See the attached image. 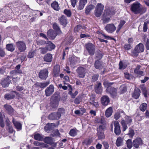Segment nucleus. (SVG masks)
<instances>
[{
    "label": "nucleus",
    "mask_w": 149,
    "mask_h": 149,
    "mask_svg": "<svg viewBox=\"0 0 149 149\" xmlns=\"http://www.w3.org/2000/svg\"><path fill=\"white\" fill-rule=\"evenodd\" d=\"M130 9L131 11L135 14L141 15L145 13L147 10L146 7L143 6L138 1L131 4Z\"/></svg>",
    "instance_id": "nucleus-1"
},
{
    "label": "nucleus",
    "mask_w": 149,
    "mask_h": 149,
    "mask_svg": "<svg viewBox=\"0 0 149 149\" xmlns=\"http://www.w3.org/2000/svg\"><path fill=\"white\" fill-rule=\"evenodd\" d=\"M116 12L114 9L109 8L105 9L102 16V20L104 23L109 22L110 20V17L108 16L115 14Z\"/></svg>",
    "instance_id": "nucleus-2"
},
{
    "label": "nucleus",
    "mask_w": 149,
    "mask_h": 149,
    "mask_svg": "<svg viewBox=\"0 0 149 149\" xmlns=\"http://www.w3.org/2000/svg\"><path fill=\"white\" fill-rule=\"evenodd\" d=\"M125 120L122 119L120 123L123 127V131H125L128 128L127 125L130 126L132 122V120L131 116L126 115L125 117Z\"/></svg>",
    "instance_id": "nucleus-3"
},
{
    "label": "nucleus",
    "mask_w": 149,
    "mask_h": 149,
    "mask_svg": "<svg viewBox=\"0 0 149 149\" xmlns=\"http://www.w3.org/2000/svg\"><path fill=\"white\" fill-rule=\"evenodd\" d=\"M85 48L91 56L94 55L95 51V45L91 43H86Z\"/></svg>",
    "instance_id": "nucleus-4"
},
{
    "label": "nucleus",
    "mask_w": 149,
    "mask_h": 149,
    "mask_svg": "<svg viewBox=\"0 0 149 149\" xmlns=\"http://www.w3.org/2000/svg\"><path fill=\"white\" fill-rule=\"evenodd\" d=\"M104 6L101 3H98L96 6L95 11V15L97 17L101 15L104 9Z\"/></svg>",
    "instance_id": "nucleus-5"
},
{
    "label": "nucleus",
    "mask_w": 149,
    "mask_h": 149,
    "mask_svg": "<svg viewBox=\"0 0 149 149\" xmlns=\"http://www.w3.org/2000/svg\"><path fill=\"white\" fill-rule=\"evenodd\" d=\"M55 93L52 97V100L51 101L50 104V106L54 109H56L58 106L59 101V99L57 96H55Z\"/></svg>",
    "instance_id": "nucleus-6"
},
{
    "label": "nucleus",
    "mask_w": 149,
    "mask_h": 149,
    "mask_svg": "<svg viewBox=\"0 0 149 149\" xmlns=\"http://www.w3.org/2000/svg\"><path fill=\"white\" fill-rule=\"evenodd\" d=\"M76 71L79 78H83L85 77L86 72V70L85 68L79 66L77 68Z\"/></svg>",
    "instance_id": "nucleus-7"
},
{
    "label": "nucleus",
    "mask_w": 149,
    "mask_h": 149,
    "mask_svg": "<svg viewBox=\"0 0 149 149\" xmlns=\"http://www.w3.org/2000/svg\"><path fill=\"white\" fill-rule=\"evenodd\" d=\"M48 73L47 69H43L40 70L38 74V77L41 80H45L48 77Z\"/></svg>",
    "instance_id": "nucleus-8"
},
{
    "label": "nucleus",
    "mask_w": 149,
    "mask_h": 149,
    "mask_svg": "<svg viewBox=\"0 0 149 149\" xmlns=\"http://www.w3.org/2000/svg\"><path fill=\"white\" fill-rule=\"evenodd\" d=\"M133 147L137 149L143 144V141L141 137H138L133 141Z\"/></svg>",
    "instance_id": "nucleus-9"
},
{
    "label": "nucleus",
    "mask_w": 149,
    "mask_h": 149,
    "mask_svg": "<svg viewBox=\"0 0 149 149\" xmlns=\"http://www.w3.org/2000/svg\"><path fill=\"white\" fill-rule=\"evenodd\" d=\"M16 45L18 50L20 52H24L26 48V43L23 41L17 42Z\"/></svg>",
    "instance_id": "nucleus-10"
},
{
    "label": "nucleus",
    "mask_w": 149,
    "mask_h": 149,
    "mask_svg": "<svg viewBox=\"0 0 149 149\" xmlns=\"http://www.w3.org/2000/svg\"><path fill=\"white\" fill-rule=\"evenodd\" d=\"M106 92L109 93L111 96L113 97H115L117 95V89L114 87H111L106 90Z\"/></svg>",
    "instance_id": "nucleus-11"
},
{
    "label": "nucleus",
    "mask_w": 149,
    "mask_h": 149,
    "mask_svg": "<svg viewBox=\"0 0 149 149\" xmlns=\"http://www.w3.org/2000/svg\"><path fill=\"white\" fill-rule=\"evenodd\" d=\"M104 29L108 33H112L116 30V28L113 24H107Z\"/></svg>",
    "instance_id": "nucleus-12"
},
{
    "label": "nucleus",
    "mask_w": 149,
    "mask_h": 149,
    "mask_svg": "<svg viewBox=\"0 0 149 149\" xmlns=\"http://www.w3.org/2000/svg\"><path fill=\"white\" fill-rule=\"evenodd\" d=\"M58 19L61 25L63 26L64 27H66L68 22L67 18L65 16L62 15L61 17H59Z\"/></svg>",
    "instance_id": "nucleus-13"
},
{
    "label": "nucleus",
    "mask_w": 149,
    "mask_h": 149,
    "mask_svg": "<svg viewBox=\"0 0 149 149\" xmlns=\"http://www.w3.org/2000/svg\"><path fill=\"white\" fill-rule=\"evenodd\" d=\"M54 91V87L52 84H51L45 89V94L47 96H49L52 95Z\"/></svg>",
    "instance_id": "nucleus-14"
},
{
    "label": "nucleus",
    "mask_w": 149,
    "mask_h": 149,
    "mask_svg": "<svg viewBox=\"0 0 149 149\" xmlns=\"http://www.w3.org/2000/svg\"><path fill=\"white\" fill-rule=\"evenodd\" d=\"M3 107L5 109V111L8 114L12 115L14 113V109L11 106L8 104H6L3 105Z\"/></svg>",
    "instance_id": "nucleus-15"
},
{
    "label": "nucleus",
    "mask_w": 149,
    "mask_h": 149,
    "mask_svg": "<svg viewBox=\"0 0 149 149\" xmlns=\"http://www.w3.org/2000/svg\"><path fill=\"white\" fill-rule=\"evenodd\" d=\"M58 34V33L52 29L49 30L47 32V36L52 40L54 39Z\"/></svg>",
    "instance_id": "nucleus-16"
},
{
    "label": "nucleus",
    "mask_w": 149,
    "mask_h": 149,
    "mask_svg": "<svg viewBox=\"0 0 149 149\" xmlns=\"http://www.w3.org/2000/svg\"><path fill=\"white\" fill-rule=\"evenodd\" d=\"M60 72V65L58 64H56L54 67L53 70V76L55 77H58Z\"/></svg>",
    "instance_id": "nucleus-17"
},
{
    "label": "nucleus",
    "mask_w": 149,
    "mask_h": 149,
    "mask_svg": "<svg viewBox=\"0 0 149 149\" xmlns=\"http://www.w3.org/2000/svg\"><path fill=\"white\" fill-rule=\"evenodd\" d=\"M114 133L116 135H119L121 133L120 126L119 123L118 121H115L114 123Z\"/></svg>",
    "instance_id": "nucleus-18"
},
{
    "label": "nucleus",
    "mask_w": 149,
    "mask_h": 149,
    "mask_svg": "<svg viewBox=\"0 0 149 149\" xmlns=\"http://www.w3.org/2000/svg\"><path fill=\"white\" fill-rule=\"evenodd\" d=\"M101 102L102 105L106 106L110 102L109 98L107 95H104L101 98Z\"/></svg>",
    "instance_id": "nucleus-19"
},
{
    "label": "nucleus",
    "mask_w": 149,
    "mask_h": 149,
    "mask_svg": "<svg viewBox=\"0 0 149 149\" xmlns=\"http://www.w3.org/2000/svg\"><path fill=\"white\" fill-rule=\"evenodd\" d=\"M60 118V115L58 114L57 112H53L49 114L48 116V119L50 120H56Z\"/></svg>",
    "instance_id": "nucleus-20"
},
{
    "label": "nucleus",
    "mask_w": 149,
    "mask_h": 149,
    "mask_svg": "<svg viewBox=\"0 0 149 149\" xmlns=\"http://www.w3.org/2000/svg\"><path fill=\"white\" fill-rule=\"evenodd\" d=\"M11 81L10 78L7 76L6 77L4 78L2 80L1 84L3 87H8L10 84Z\"/></svg>",
    "instance_id": "nucleus-21"
},
{
    "label": "nucleus",
    "mask_w": 149,
    "mask_h": 149,
    "mask_svg": "<svg viewBox=\"0 0 149 149\" xmlns=\"http://www.w3.org/2000/svg\"><path fill=\"white\" fill-rule=\"evenodd\" d=\"M104 62L102 61L95 60L94 67L97 69H101L103 68Z\"/></svg>",
    "instance_id": "nucleus-22"
},
{
    "label": "nucleus",
    "mask_w": 149,
    "mask_h": 149,
    "mask_svg": "<svg viewBox=\"0 0 149 149\" xmlns=\"http://www.w3.org/2000/svg\"><path fill=\"white\" fill-rule=\"evenodd\" d=\"M13 93H16L17 92L13 91L10 93H8L5 94L4 95V98L6 100H10L13 99L15 97V95Z\"/></svg>",
    "instance_id": "nucleus-23"
},
{
    "label": "nucleus",
    "mask_w": 149,
    "mask_h": 149,
    "mask_svg": "<svg viewBox=\"0 0 149 149\" xmlns=\"http://www.w3.org/2000/svg\"><path fill=\"white\" fill-rule=\"evenodd\" d=\"M97 84L95 86L94 88L95 92L97 94H100L102 90L101 83L99 81H97Z\"/></svg>",
    "instance_id": "nucleus-24"
},
{
    "label": "nucleus",
    "mask_w": 149,
    "mask_h": 149,
    "mask_svg": "<svg viewBox=\"0 0 149 149\" xmlns=\"http://www.w3.org/2000/svg\"><path fill=\"white\" fill-rule=\"evenodd\" d=\"M141 67L140 65H137L134 70V73L139 77L143 75V72L140 70Z\"/></svg>",
    "instance_id": "nucleus-25"
},
{
    "label": "nucleus",
    "mask_w": 149,
    "mask_h": 149,
    "mask_svg": "<svg viewBox=\"0 0 149 149\" xmlns=\"http://www.w3.org/2000/svg\"><path fill=\"white\" fill-rule=\"evenodd\" d=\"M46 45V48L49 51L54 49L56 47L55 45L51 41H47Z\"/></svg>",
    "instance_id": "nucleus-26"
},
{
    "label": "nucleus",
    "mask_w": 149,
    "mask_h": 149,
    "mask_svg": "<svg viewBox=\"0 0 149 149\" xmlns=\"http://www.w3.org/2000/svg\"><path fill=\"white\" fill-rule=\"evenodd\" d=\"M52 55L49 53H48L46 54L44 56L43 59L44 61L47 62H51L52 60Z\"/></svg>",
    "instance_id": "nucleus-27"
},
{
    "label": "nucleus",
    "mask_w": 149,
    "mask_h": 149,
    "mask_svg": "<svg viewBox=\"0 0 149 149\" xmlns=\"http://www.w3.org/2000/svg\"><path fill=\"white\" fill-rule=\"evenodd\" d=\"M49 84V81H47L46 82L43 83H39L36 82L35 85L37 86L40 87L41 88H44L47 86Z\"/></svg>",
    "instance_id": "nucleus-28"
},
{
    "label": "nucleus",
    "mask_w": 149,
    "mask_h": 149,
    "mask_svg": "<svg viewBox=\"0 0 149 149\" xmlns=\"http://www.w3.org/2000/svg\"><path fill=\"white\" fill-rule=\"evenodd\" d=\"M12 122L15 128L19 130L22 129V124L19 122L16 121L14 118H13Z\"/></svg>",
    "instance_id": "nucleus-29"
},
{
    "label": "nucleus",
    "mask_w": 149,
    "mask_h": 149,
    "mask_svg": "<svg viewBox=\"0 0 149 149\" xmlns=\"http://www.w3.org/2000/svg\"><path fill=\"white\" fill-rule=\"evenodd\" d=\"M52 27L55 31V32L58 33V34H60L62 33V31L61 30L60 28L56 23L55 22L53 24Z\"/></svg>",
    "instance_id": "nucleus-30"
},
{
    "label": "nucleus",
    "mask_w": 149,
    "mask_h": 149,
    "mask_svg": "<svg viewBox=\"0 0 149 149\" xmlns=\"http://www.w3.org/2000/svg\"><path fill=\"white\" fill-rule=\"evenodd\" d=\"M141 91L139 88L135 89L132 95V97L135 99H138L140 95Z\"/></svg>",
    "instance_id": "nucleus-31"
},
{
    "label": "nucleus",
    "mask_w": 149,
    "mask_h": 149,
    "mask_svg": "<svg viewBox=\"0 0 149 149\" xmlns=\"http://www.w3.org/2000/svg\"><path fill=\"white\" fill-rule=\"evenodd\" d=\"M87 2V0H80L79 1V5L77 8L78 10H81L82 9Z\"/></svg>",
    "instance_id": "nucleus-32"
},
{
    "label": "nucleus",
    "mask_w": 149,
    "mask_h": 149,
    "mask_svg": "<svg viewBox=\"0 0 149 149\" xmlns=\"http://www.w3.org/2000/svg\"><path fill=\"white\" fill-rule=\"evenodd\" d=\"M43 141L45 143L49 144L52 145L54 143L52 138L49 136L44 138Z\"/></svg>",
    "instance_id": "nucleus-33"
},
{
    "label": "nucleus",
    "mask_w": 149,
    "mask_h": 149,
    "mask_svg": "<svg viewBox=\"0 0 149 149\" xmlns=\"http://www.w3.org/2000/svg\"><path fill=\"white\" fill-rule=\"evenodd\" d=\"M44 136L42 134L39 133L35 134L34 135V138L36 140L38 141H42L43 140Z\"/></svg>",
    "instance_id": "nucleus-34"
},
{
    "label": "nucleus",
    "mask_w": 149,
    "mask_h": 149,
    "mask_svg": "<svg viewBox=\"0 0 149 149\" xmlns=\"http://www.w3.org/2000/svg\"><path fill=\"white\" fill-rule=\"evenodd\" d=\"M139 53L143 52L144 49V47L142 43H140L137 45L135 47Z\"/></svg>",
    "instance_id": "nucleus-35"
},
{
    "label": "nucleus",
    "mask_w": 149,
    "mask_h": 149,
    "mask_svg": "<svg viewBox=\"0 0 149 149\" xmlns=\"http://www.w3.org/2000/svg\"><path fill=\"white\" fill-rule=\"evenodd\" d=\"M104 54L101 53L100 51L97 52L95 54L94 58L96 60L101 61L103 56Z\"/></svg>",
    "instance_id": "nucleus-36"
},
{
    "label": "nucleus",
    "mask_w": 149,
    "mask_h": 149,
    "mask_svg": "<svg viewBox=\"0 0 149 149\" xmlns=\"http://www.w3.org/2000/svg\"><path fill=\"white\" fill-rule=\"evenodd\" d=\"M51 6L55 10L58 11L60 9V7L59 6L58 2L55 1L51 4Z\"/></svg>",
    "instance_id": "nucleus-37"
},
{
    "label": "nucleus",
    "mask_w": 149,
    "mask_h": 149,
    "mask_svg": "<svg viewBox=\"0 0 149 149\" xmlns=\"http://www.w3.org/2000/svg\"><path fill=\"white\" fill-rule=\"evenodd\" d=\"M140 87L141 89V91L143 94L144 96L145 97H147V91L146 89V88L144 84H142L141 85Z\"/></svg>",
    "instance_id": "nucleus-38"
},
{
    "label": "nucleus",
    "mask_w": 149,
    "mask_h": 149,
    "mask_svg": "<svg viewBox=\"0 0 149 149\" xmlns=\"http://www.w3.org/2000/svg\"><path fill=\"white\" fill-rule=\"evenodd\" d=\"M113 109L111 107L108 108L105 112V115L106 117L108 118L110 117L112 114Z\"/></svg>",
    "instance_id": "nucleus-39"
},
{
    "label": "nucleus",
    "mask_w": 149,
    "mask_h": 149,
    "mask_svg": "<svg viewBox=\"0 0 149 149\" xmlns=\"http://www.w3.org/2000/svg\"><path fill=\"white\" fill-rule=\"evenodd\" d=\"M123 139L121 137H118L116 142V144L117 147L121 146L123 143Z\"/></svg>",
    "instance_id": "nucleus-40"
},
{
    "label": "nucleus",
    "mask_w": 149,
    "mask_h": 149,
    "mask_svg": "<svg viewBox=\"0 0 149 149\" xmlns=\"http://www.w3.org/2000/svg\"><path fill=\"white\" fill-rule=\"evenodd\" d=\"M94 6L92 4H90L87 6L85 8V13L86 15H88L90 11L94 8Z\"/></svg>",
    "instance_id": "nucleus-41"
},
{
    "label": "nucleus",
    "mask_w": 149,
    "mask_h": 149,
    "mask_svg": "<svg viewBox=\"0 0 149 149\" xmlns=\"http://www.w3.org/2000/svg\"><path fill=\"white\" fill-rule=\"evenodd\" d=\"M97 135L98 140L103 139L105 138L104 132L98 131L97 132Z\"/></svg>",
    "instance_id": "nucleus-42"
},
{
    "label": "nucleus",
    "mask_w": 149,
    "mask_h": 149,
    "mask_svg": "<svg viewBox=\"0 0 149 149\" xmlns=\"http://www.w3.org/2000/svg\"><path fill=\"white\" fill-rule=\"evenodd\" d=\"M92 141L91 139H86L82 142V144L84 146L89 145L92 142Z\"/></svg>",
    "instance_id": "nucleus-43"
},
{
    "label": "nucleus",
    "mask_w": 149,
    "mask_h": 149,
    "mask_svg": "<svg viewBox=\"0 0 149 149\" xmlns=\"http://www.w3.org/2000/svg\"><path fill=\"white\" fill-rule=\"evenodd\" d=\"M18 74L17 71L15 70L11 71L9 73L10 76H8L11 79L13 77H16V76Z\"/></svg>",
    "instance_id": "nucleus-44"
},
{
    "label": "nucleus",
    "mask_w": 149,
    "mask_h": 149,
    "mask_svg": "<svg viewBox=\"0 0 149 149\" xmlns=\"http://www.w3.org/2000/svg\"><path fill=\"white\" fill-rule=\"evenodd\" d=\"M147 106V104L146 103H143L140 105L139 109L141 111L144 112L146 110Z\"/></svg>",
    "instance_id": "nucleus-45"
},
{
    "label": "nucleus",
    "mask_w": 149,
    "mask_h": 149,
    "mask_svg": "<svg viewBox=\"0 0 149 149\" xmlns=\"http://www.w3.org/2000/svg\"><path fill=\"white\" fill-rule=\"evenodd\" d=\"M126 144L127 148L129 149H130L133 146V142L130 139H127L126 141Z\"/></svg>",
    "instance_id": "nucleus-46"
},
{
    "label": "nucleus",
    "mask_w": 149,
    "mask_h": 149,
    "mask_svg": "<svg viewBox=\"0 0 149 149\" xmlns=\"http://www.w3.org/2000/svg\"><path fill=\"white\" fill-rule=\"evenodd\" d=\"M119 69L120 70H124L127 67V65L125 63H123L122 61H120L119 64Z\"/></svg>",
    "instance_id": "nucleus-47"
},
{
    "label": "nucleus",
    "mask_w": 149,
    "mask_h": 149,
    "mask_svg": "<svg viewBox=\"0 0 149 149\" xmlns=\"http://www.w3.org/2000/svg\"><path fill=\"white\" fill-rule=\"evenodd\" d=\"M139 53V52L135 47L133 50H132L131 51V55L133 56H138Z\"/></svg>",
    "instance_id": "nucleus-48"
},
{
    "label": "nucleus",
    "mask_w": 149,
    "mask_h": 149,
    "mask_svg": "<svg viewBox=\"0 0 149 149\" xmlns=\"http://www.w3.org/2000/svg\"><path fill=\"white\" fill-rule=\"evenodd\" d=\"M47 41H46L43 40H39L36 41L37 44L39 46H44L46 44Z\"/></svg>",
    "instance_id": "nucleus-49"
},
{
    "label": "nucleus",
    "mask_w": 149,
    "mask_h": 149,
    "mask_svg": "<svg viewBox=\"0 0 149 149\" xmlns=\"http://www.w3.org/2000/svg\"><path fill=\"white\" fill-rule=\"evenodd\" d=\"M82 29H83V28L82 25L80 24H78L74 28V32L75 33L79 32L80 31H81Z\"/></svg>",
    "instance_id": "nucleus-50"
},
{
    "label": "nucleus",
    "mask_w": 149,
    "mask_h": 149,
    "mask_svg": "<svg viewBox=\"0 0 149 149\" xmlns=\"http://www.w3.org/2000/svg\"><path fill=\"white\" fill-rule=\"evenodd\" d=\"M6 48L8 50L11 52H13L15 49L14 47L12 44H7L6 45Z\"/></svg>",
    "instance_id": "nucleus-51"
},
{
    "label": "nucleus",
    "mask_w": 149,
    "mask_h": 149,
    "mask_svg": "<svg viewBox=\"0 0 149 149\" xmlns=\"http://www.w3.org/2000/svg\"><path fill=\"white\" fill-rule=\"evenodd\" d=\"M40 52L41 54H46L49 50L45 47H41L39 48Z\"/></svg>",
    "instance_id": "nucleus-52"
},
{
    "label": "nucleus",
    "mask_w": 149,
    "mask_h": 149,
    "mask_svg": "<svg viewBox=\"0 0 149 149\" xmlns=\"http://www.w3.org/2000/svg\"><path fill=\"white\" fill-rule=\"evenodd\" d=\"M69 61L71 65H74L77 62L76 58L74 57H71L69 58Z\"/></svg>",
    "instance_id": "nucleus-53"
},
{
    "label": "nucleus",
    "mask_w": 149,
    "mask_h": 149,
    "mask_svg": "<svg viewBox=\"0 0 149 149\" xmlns=\"http://www.w3.org/2000/svg\"><path fill=\"white\" fill-rule=\"evenodd\" d=\"M135 133L134 130L131 128L129 129V132L127 134L128 135L130 138H132L134 136Z\"/></svg>",
    "instance_id": "nucleus-54"
},
{
    "label": "nucleus",
    "mask_w": 149,
    "mask_h": 149,
    "mask_svg": "<svg viewBox=\"0 0 149 149\" xmlns=\"http://www.w3.org/2000/svg\"><path fill=\"white\" fill-rule=\"evenodd\" d=\"M113 83H109L107 81H104L103 83V85L104 87L107 88L106 89H107L108 88L111 87V86L113 85Z\"/></svg>",
    "instance_id": "nucleus-55"
},
{
    "label": "nucleus",
    "mask_w": 149,
    "mask_h": 149,
    "mask_svg": "<svg viewBox=\"0 0 149 149\" xmlns=\"http://www.w3.org/2000/svg\"><path fill=\"white\" fill-rule=\"evenodd\" d=\"M97 33L98 34H101L106 39H110V40H115V39L114 38L110 37L109 36H107L105 34L101 32V31H97Z\"/></svg>",
    "instance_id": "nucleus-56"
},
{
    "label": "nucleus",
    "mask_w": 149,
    "mask_h": 149,
    "mask_svg": "<svg viewBox=\"0 0 149 149\" xmlns=\"http://www.w3.org/2000/svg\"><path fill=\"white\" fill-rule=\"evenodd\" d=\"M58 114L60 115V117L61 115H63L65 113V110L63 108H60L58 109V111L57 112Z\"/></svg>",
    "instance_id": "nucleus-57"
},
{
    "label": "nucleus",
    "mask_w": 149,
    "mask_h": 149,
    "mask_svg": "<svg viewBox=\"0 0 149 149\" xmlns=\"http://www.w3.org/2000/svg\"><path fill=\"white\" fill-rule=\"evenodd\" d=\"M69 135L72 136H75L77 134V132L74 129H71L69 132Z\"/></svg>",
    "instance_id": "nucleus-58"
},
{
    "label": "nucleus",
    "mask_w": 149,
    "mask_h": 149,
    "mask_svg": "<svg viewBox=\"0 0 149 149\" xmlns=\"http://www.w3.org/2000/svg\"><path fill=\"white\" fill-rule=\"evenodd\" d=\"M21 67V65L20 64H18L15 67V70L16 71L18 72V73L19 74H23L22 71V70L20 69Z\"/></svg>",
    "instance_id": "nucleus-59"
},
{
    "label": "nucleus",
    "mask_w": 149,
    "mask_h": 149,
    "mask_svg": "<svg viewBox=\"0 0 149 149\" xmlns=\"http://www.w3.org/2000/svg\"><path fill=\"white\" fill-rule=\"evenodd\" d=\"M132 47L131 45L130 44H125L124 46V49L127 51L130 50Z\"/></svg>",
    "instance_id": "nucleus-60"
},
{
    "label": "nucleus",
    "mask_w": 149,
    "mask_h": 149,
    "mask_svg": "<svg viewBox=\"0 0 149 149\" xmlns=\"http://www.w3.org/2000/svg\"><path fill=\"white\" fill-rule=\"evenodd\" d=\"M63 13L68 17H70L71 15V11L69 10L65 9L64 10Z\"/></svg>",
    "instance_id": "nucleus-61"
},
{
    "label": "nucleus",
    "mask_w": 149,
    "mask_h": 149,
    "mask_svg": "<svg viewBox=\"0 0 149 149\" xmlns=\"http://www.w3.org/2000/svg\"><path fill=\"white\" fill-rule=\"evenodd\" d=\"M35 52L34 51L31 50L29 52L27 55V57L29 58H31L33 57L34 56Z\"/></svg>",
    "instance_id": "nucleus-62"
},
{
    "label": "nucleus",
    "mask_w": 149,
    "mask_h": 149,
    "mask_svg": "<svg viewBox=\"0 0 149 149\" xmlns=\"http://www.w3.org/2000/svg\"><path fill=\"white\" fill-rule=\"evenodd\" d=\"M149 24V21H147L144 22L143 29V30L144 32L147 31L148 29L147 24Z\"/></svg>",
    "instance_id": "nucleus-63"
},
{
    "label": "nucleus",
    "mask_w": 149,
    "mask_h": 149,
    "mask_svg": "<svg viewBox=\"0 0 149 149\" xmlns=\"http://www.w3.org/2000/svg\"><path fill=\"white\" fill-rule=\"evenodd\" d=\"M81 100V97H77L74 100V103L77 104H79Z\"/></svg>",
    "instance_id": "nucleus-64"
}]
</instances>
